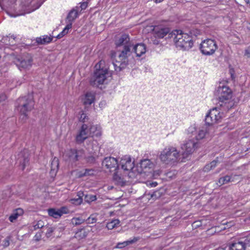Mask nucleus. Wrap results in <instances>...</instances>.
Masks as SVG:
<instances>
[{"label":"nucleus","instance_id":"37","mask_svg":"<svg viewBox=\"0 0 250 250\" xmlns=\"http://www.w3.org/2000/svg\"><path fill=\"white\" fill-rule=\"evenodd\" d=\"M84 200L86 203H90L91 202L97 200V197L95 195L91 194H84Z\"/></svg>","mask_w":250,"mask_h":250},{"label":"nucleus","instance_id":"39","mask_svg":"<svg viewBox=\"0 0 250 250\" xmlns=\"http://www.w3.org/2000/svg\"><path fill=\"white\" fill-rule=\"evenodd\" d=\"M16 37L14 35H9L8 36L5 37V40L7 41L8 39V42H6L7 44L13 45L16 43Z\"/></svg>","mask_w":250,"mask_h":250},{"label":"nucleus","instance_id":"51","mask_svg":"<svg viewBox=\"0 0 250 250\" xmlns=\"http://www.w3.org/2000/svg\"><path fill=\"white\" fill-rule=\"evenodd\" d=\"M59 210H60V213L61 214V216L63 214H66L68 212L67 208L65 207H62Z\"/></svg>","mask_w":250,"mask_h":250},{"label":"nucleus","instance_id":"61","mask_svg":"<svg viewBox=\"0 0 250 250\" xmlns=\"http://www.w3.org/2000/svg\"><path fill=\"white\" fill-rule=\"evenodd\" d=\"M164 0H155V1L156 3H160L163 1Z\"/></svg>","mask_w":250,"mask_h":250},{"label":"nucleus","instance_id":"2","mask_svg":"<svg viewBox=\"0 0 250 250\" xmlns=\"http://www.w3.org/2000/svg\"><path fill=\"white\" fill-rule=\"evenodd\" d=\"M34 101L32 94H28L20 97L17 101L16 107L20 113V119L24 122L28 117V113L34 108Z\"/></svg>","mask_w":250,"mask_h":250},{"label":"nucleus","instance_id":"4","mask_svg":"<svg viewBox=\"0 0 250 250\" xmlns=\"http://www.w3.org/2000/svg\"><path fill=\"white\" fill-rule=\"evenodd\" d=\"M108 68L104 66V61L101 60L95 65V71L90 80V84L94 87H99L104 83L108 75Z\"/></svg>","mask_w":250,"mask_h":250},{"label":"nucleus","instance_id":"3","mask_svg":"<svg viewBox=\"0 0 250 250\" xmlns=\"http://www.w3.org/2000/svg\"><path fill=\"white\" fill-rule=\"evenodd\" d=\"M132 43L123 46L116 57L114 53H112V58H115V62H113L114 68L116 71H120L124 69L128 64V57L133 53Z\"/></svg>","mask_w":250,"mask_h":250},{"label":"nucleus","instance_id":"47","mask_svg":"<svg viewBox=\"0 0 250 250\" xmlns=\"http://www.w3.org/2000/svg\"><path fill=\"white\" fill-rule=\"evenodd\" d=\"M71 24H67L66 23V25L65 26V28L63 29V30L61 32L63 36L67 34L68 32L69 29H71L72 28Z\"/></svg>","mask_w":250,"mask_h":250},{"label":"nucleus","instance_id":"1","mask_svg":"<svg viewBox=\"0 0 250 250\" xmlns=\"http://www.w3.org/2000/svg\"><path fill=\"white\" fill-rule=\"evenodd\" d=\"M169 38L173 39L177 48L183 50H188L193 45V42L191 36L184 33L181 30H175L168 35Z\"/></svg>","mask_w":250,"mask_h":250},{"label":"nucleus","instance_id":"24","mask_svg":"<svg viewBox=\"0 0 250 250\" xmlns=\"http://www.w3.org/2000/svg\"><path fill=\"white\" fill-rule=\"evenodd\" d=\"M77 196H78L77 198L71 199L70 202L75 205H81L83 201V197L84 196V193L82 191H79L77 192Z\"/></svg>","mask_w":250,"mask_h":250},{"label":"nucleus","instance_id":"27","mask_svg":"<svg viewBox=\"0 0 250 250\" xmlns=\"http://www.w3.org/2000/svg\"><path fill=\"white\" fill-rule=\"evenodd\" d=\"M113 179L117 184L122 186H124L125 182V180H124L123 177L118 175L117 172L114 173Z\"/></svg>","mask_w":250,"mask_h":250},{"label":"nucleus","instance_id":"43","mask_svg":"<svg viewBox=\"0 0 250 250\" xmlns=\"http://www.w3.org/2000/svg\"><path fill=\"white\" fill-rule=\"evenodd\" d=\"M79 121L83 123L86 122L88 121V117L83 111L80 112V117H79Z\"/></svg>","mask_w":250,"mask_h":250},{"label":"nucleus","instance_id":"21","mask_svg":"<svg viewBox=\"0 0 250 250\" xmlns=\"http://www.w3.org/2000/svg\"><path fill=\"white\" fill-rule=\"evenodd\" d=\"M95 99V96L94 93L92 92H88L85 93L83 99V104L85 105H90L94 103Z\"/></svg>","mask_w":250,"mask_h":250},{"label":"nucleus","instance_id":"44","mask_svg":"<svg viewBox=\"0 0 250 250\" xmlns=\"http://www.w3.org/2000/svg\"><path fill=\"white\" fill-rule=\"evenodd\" d=\"M95 170L93 168L85 169L84 170V175L85 176H92L94 174Z\"/></svg>","mask_w":250,"mask_h":250},{"label":"nucleus","instance_id":"36","mask_svg":"<svg viewBox=\"0 0 250 250\" xmlns=\"http://www.w3.org/2000/svg\"><path fill=\"white\" fill-rule=\"evenodd\" d=\"M246 250H250V234L245 238H241Z\"/></svg>","mask_w":250,"mask_h":250},{"label":"nucleus","instance_id":"13","mask_svg":"<svg viewBox=\"0 0 250 250\" xmlns=\"http://www.w3.org/2000/svg\"><path fill=\"white\" fill-rule=\"evenodd\" d=\"M119 164L124 171L127 172L131 170L134 167V162L132 161L131 157L126 155L121 158Z\"/></svg>","mask_w":250,"mask_h":250},{"label":"nucleus","instance_id":"52","mask_svg":"<svg viewBox=\"0 0 250 250\" xmlns=\"http://www.w3.org/2000/svg\"><path fill=\"white\" fill-rule=\"evenodd\" d=\"M3 246L5 247L8 246L9 245V238L7 237L3 240Z\"/></svg>","mask_w":250,"mask_h":250},{"label":"nucleus","instance_id":"64","mask_svg":"<svg viewBox=\"0 0 250 250\" xmlns=\"http://www.w3.org/2000/svg\"><path fill=\"white\" fill-rule=\"evenodd\" d=\"M4 40V42H5V41H5V40H5V38Z\"/></svg>","mask_w":250,"mask_h":250},{"label":"nucleus","instance_id":"19","mask_svg":"<svg viewBox=\"0 0 250 250\" xmlns=\"http://www.w3.org/2000/svg\"><path fill=\"white\" fill-rule=\"evenodd\" d=\"M228 250H246L241 239L229 244Z\"/></svg>","mask_w":250,"mask_h":250},{"label":"nucleus","instance_id":"32","mask_svg":"<svg viewBox=\"0 0 250 250\" xmlns=\"http://www.w3.org/2000/svg\"><path fill=\"white\" fill-rule=\"evenodd\" d=\"M148 194L150 196L151 199L153 200H155L160 198L162 195V192H161L160 190L151 191L149 192Z\"/></svg>","mask_w":250,"mask_h":250},{"label":"nucleus","instance_id":"20","mask_svg":"<svg viewBox=\"0 0 250 250\" xmlns=\"http://www.w3.org/2000/svg\"><path fill=\"white\" fill-rule=\"evenodd\" d=\"M90 135H91L92 138L95 137H100L102 135V128L98 125H92L89 129Z\"/></svg>","mask_w":250,"mask_h":250},{"label":"nucleus","instance_id":"25","mask_svg":"<svg viewBox=\"0 0 250 250\" xmlns=\"http://www.w3.org/2000/svg\"><path fill=\"white\" fill-rule=\"evenodd\" d=\"M44 226V223L43 221L39 220L35 221L33 223L32 225L29 227V229L31 231L36 230L38 229L42 228Z\"/></svg>","mask_w":250,"mask_h":250},{"label":"nucleus","instance_id":"7","mask_svg":"<svg viewBox=\"0 0 250 250\" xmlns=\"http://www.w3.org/2000/svg\"><path fill=\"white\" fill-rule=\"evenodd\" d=\"M14 62L20 70L29 69L32 65L33 58L31 55L26 54L21 57L16 58Z\"/></svg>","mask_w":250,"mask_h":250},{"label":"nucleus","instance_id":"50","mask_svg":"<svg viewBox=\"0 0 250 250\" xmlns=\"http://www.w3.org/2000/svg\"><path fill=\"white\" fill-rule=\"evenodd\" d=\"M244 56L250 59V45L245 50Z\"/></svg>","mask_w":250,"mask_h":250},{"label":"nucleus","instance_id":"18","mask_svg":"<svg viewBox=\"0 0 250 250\" xmlns=\"http://www.w3.org/2000/svg\"><path fill=\"white\" fill-rule=\"evenodd\" d=\"M79 8L74 7L68 13L65 20V22L67 24L71 23L72 26V23L75 19L78 17Z\"/></svg>","mask_w":250,"mask_h":250},{"label":"nucleus","instance_id":"57","mask_svg":"<svg viewBox=\"0 0 250 250\" xmlns=\"http://www.w3.org/2000/svg\"><path fill=\"white\" fill-rule=\"evenodd\" d=\"M194 31H191L190 32V34L191 35H194L195 36H197V35L200 34V31H198V30H196L195 31V33H194Z\"/></svg>","mask_w":250,"mask_h":250},{"label":"nucleus","instance_id":"6","mask_svg":"<svg viewBox=\"0 0 250 250\" xmlns=\"http://www.w3.org/2000/svg\"><path fill=\"white\" fill-rule=\"evenodd\" d=\"M218 48L216 42L211 39H206L200 44V50L203 54L210 56L213 54Z\"/></svg>","mask_w":250,"mask_h":250},{"label":"nucleus","instance_id":"41","mask_svg":"<svg viewBox=\"0 0 250 250\" xmlns=\"http://www.w3.org/2000/svg\"><path fill=\"white\" fill-rule=\"evenodd\" d=\"M97 218L95 214H91L87 219H85L86 224H93L96 222Z\"/></svg>","mask_w":250,"mask_h":250},{"label":"nucleus","instance_id":"55","mask_svg":"<svg viewBox=\"0 0 250 250\" xmlns=\"http://www.w3.org/2000/svg\"><path fill=\"white\" fill-rule=\"evenodd\" d=\"M28 163V160L27 158H25L24 159V161L22 163V169L23 170L25 168V167Z\"/></svg>","mask_w":250,"mask_h":250},{"label":"nucleus","instance_id":"29","mask_svg":"<svg viewBox=\"0 0 250 250\" xmlns=\"http://www.w3.org/2000/svg\"><path fill=\"white\" fill-rule=\"evenodd\" d=\"M48 213L49 216L55 218H58L61 216V214L59 209L50 208L48 210Z\"/></svg>","mask_w":250,"mask_h":250},{"label":"nucleus","instance_id":"49","mask_svg":"<svg viewBox=\"0 0 250 250\" xmlns=\"http://www.w3.org/2000/svg\"><path fill=\"white\" fill-rule=\"evenodd\" d=\"M42 238V232H37L34 237V239L36 241H39Z\"/></svg>","mask_w":250,"mask_h":250},{"label":"nucleus","instance_id":"33","mask_svg":"<svg viewBox=\"0 0 250 250\" xmlns=\"http://www.w3.org/2000/svg\"><path fill=\"white\" fill-rule=\"evenodd\" d=\"M152 165L150 160L148 159H144L141 161L140 163V166L143 169L151 168Z\"/></svg>","mask_w":250,"mask_h":250},{"label":"nucleus","instance_id":"11","mask_svg":"<svg viewBox=\"0 0 250 250\" xmlns=\"http://www.w3.org/2000/svg\"><path fill=\"white\" fill-rule=\"evenodd\" d=\"M84 150L83 149H70L66 151L64 156L72 162H75L83 157Z\"/></svg>","mask_w":250,"mask_h":250},{"label":"nucleus","instance_id":"10","mask_svg":"<svg viewBox=\"0 0 250 250\" xmlns=\"http://www.w3.org/2000/svg\"><path fill=\"white\" fill-rule=\"evenodd\" d=\"M103 168L108 170L110 172L115 171L119 167L117 159L113 157H105L102 162Z\"/></svg>","mask_w":250,"mask_h":250},{"label":"nucleus","instance_id":"15","mask_svg":"<svg viewBox=\"0 0 250 250\" xmlns=\"http://www.w3.org/2000/svg\"><path fill=\"white\" fill-rule=\"evenodd\" d=\"M88 130L87 125L83 124L81 129L76 137V141L78 144H81L87 138Z\"/></svg>","mask_w":250,"mask_h":250},{"label":"nucleus","instance_id":"35","mask_svg":"<svg viewBox=\"0 0 250 250\" xmlns=\"http://www.w3.org/2000/svg\"><path fill=\"white\" fill-rule=\"evenodd\" d=\"M217 162V161L216 160L212 161L210 164H208L205 166L203 168V170L205 172H208L216 167Z\"/></svg>","mask_w":250,"mask_h":250},{"label":"nucleus","instance_id":"9","mask_svg":"<svg viewBox=\"0 0 250 250\" xmlns=\"http://www.w3.org/2000/svg\"><path fill=\"white\" fill-rule=\"evenodd\" d=\"M220 95L219 97V101L222 103H224V106H226L224 109H229V106L228 104L229 103L225 102L226 101H228L229 99L231 97V90L228 86H223L219 89ZM220 106H222L223 104H220Z\"/></svg>","mask_w":250,"mask_h":250},{"label":"nucleus","instance_id":"34","mask_svg":"<svg viewBox=\"0 0 250 250\" xmlns=\"http://www.w3.org/2000/svg\"><path fill=\"white\" fill-rule=\"evenodd\" d=\"M59 160L57 157H54L51 163V169L52 171H57L59 168Z\"/></svg>","mask_w":250,"mask_h":250},{"label":"nucleus","instance_id":"60","mask_svg":"<svg viewBox=\"0 0 250 250\" xmlns=\"http://www.w3.org/2000/svg\"><path fill=\"white\" fill-rule=\"evenodd\" d=\"M247 28L248 30L250 31V22L248 23V25L247 26Z\"/></svg>","mask_w":250,"mask_h":250},{"label":"nucleus","instance_id":"59","mask_svg":"<svg viewBox=\"0 0 250 250\" xmlns=\"http://www.w3.org/2000/svg\"><path fill=\"white\" fill-rule=\"evenodd\" d=\"M63 34L61 32L58 35V36H57V38L58 39H61V38H62V37H63Z\"/></svg>","mask_w":250,"mask_h":250},{"label":"nucleus","instance_id":"42","mask_svg":"<svg viewBox=\"0 0 250 250\" xmlns=\"http://www.w3.org/2000/svg\"><path fill=\"white\" fill-rule=\"evenodd\" d=\"M87 142L89 143L90 146H88V148L91 147L92 149H94V147L96 146L98 144L97 142L94 140L93 138H88Z\"/></svg>","mask_w":250,"mask_h":250},{"label":"nucleus","instance_id":"22","mask_svg":"<svg viewBox=\"0 0 250 250\" xmlns=\"http://www.w3.org/2000/svg\"><path fill=\"white\" fill-rule=\"evenodd\" d=\"M53 37L47 35H43L36 39V42L38 44H45L51 42Z\"/></svg>","mask_w":250,"mask_h":250},{"label":"nucleus","instance_id":"23","mask_svg":"<svg viewBox=\"0 0 250 250\" xmlns=\"http://www.w3.org/2000/svg\"><path fill=\"white\" fill-rule=\"evenodd\" d=\"M23 213V210L21 208L15 209L13 213L9 216V220L10 222H14L18 217L21 216Z\"/></svg>","mask_w":250,"mask_h":250},{"label":"nucleus","instance_id":"5","mask_svg":"<svg viewBox=\"0 0 250 250\" xmlns=\"http://www.w3.org/2000/svg\"><path fill=\"white\" fill-rule=\"evenodd\" d=\"M179 156V153L176 148L167 147L161 152L160 159L164 163L171 165L178 161Z\"/></svg>","mask_w":250,"mask_h":250},{"label":"nucleus","instance_id":"28","mask_svg":"<svg viewBox=\"0 0 250 250\" xmlns=\"http://www.w3.org/2000/svg\"><path fill=\"white\" fill-rule=\"evenodd\" d=\"M234 181V178L232 176L226 175L224 177H221L218 181V183L220 186L227 184L229 182Z\"/></svg>","mask_w":250,"mask_h":250},{"label":"nucleus","instance_id":"31","mask_svg":"<svg viewBox=\"0 0 250 250\" xmlns=\"http://www.w3.org/2000/svg\"><path fill=\"white\" fill-rule=\"evenodd\" d=\"M187 131L188 134L189 135V137L194 139L196 134H197V129L195 125H193L189 127Z\"/></svg>","mask_w":250,"mask_h":250},{"label":"nucleus","instance_id":"48","mask_svg":"<svg viewBox=\"0 0 250 250\" xmlns=\"http://www.w3.org/2000/svg\"><path fill=\"white\" fill-rule=\"evenodd\" d=\"M54 229L52 227H49L47 228L46 235L47 237H49L51 236L52 233L53 232Z\"/></svg>","mask_w":250,"mask_h":250},{"label":"nucleus","instance_id":"53","mask_svg":"<svg viewBox=\"0 0 250 250\" xmlns=\"http://www.w3.org/2000/svg\"><path fill=\"white\" fill-rule=\"evenodd\" d=\"M41 5V4H39L37 7H36V8H33L32 10H30V11H27L26 12H24V13H21L20 14H19L18 15H24L26 13H30V12L34 11L35 10L39 8Z\"/></svg>","mask_w":250,"mask_h":250},{"label":"nucleus","instance_id":"63","mask_svg":"<svg viewBox=\"0 0 250 250\" xmlns=\"http://www.w3.org/2000/svg\"><path fill=\"white\" fill-rule=\"evenodd\" d=\"M153 184H154V186H155L156 185H157V183H152Z\"/></svg>","mask_w":250,"mask_h":250},{"label":"nucleus","instance_id":"46","mask_svg":"<svg viewBox=\"0 0 250 250\" xmlns=\"http://www.w3.org/2000/svg\"><path fill=\"white\" fill-rule=\"evenodd\" d=\"M80 6H75V7L79 8V12H81L83 10H84L87 7V3L86 2H83V3H80Z\"/></svg>","mask_w":250,"mask_h":250},{"label":"nucleus","instance_id":"14","mask_svg":"<svg viewBox=\"0 0 250 250\" xmlns=\"http://www.w3.org/2000/svg\"><path fill=\"white\" fill-rule=\"evenodd\" d=\"M197 141H195L193 138L189 140L182 146V149L184 151V155H188L192 153L197 147Z\"/></svg>","mask_w":250,"mask_h":250},{"label":"nucleus","instance_id":"12","mask_svg":"<svg viewBox=\"0 0 250 250\" xmlns=\"http://www.w3.org/2000/svg\"><path fill=\"white\" fill-rule=\"evenodd\" d=\"M169 32L170 29L168 27L162 25L154 26L152 29L154 36L159 39L163 38Z\"/></svg>","mask_w":250,"mask_h":250},{"label":"nucleus","instance_id":"58","mask_svg":"<svg viewBox=\"0 0 250 250\" xmlns=\"http://www.w3.org/2000/svg\"><path fill=\"white\" fill-rule=\"evenodd\" d=\"M152 42H153V43L154 44H158L160 42V41L159 40H158L157 39H155L153 41H152Z\"/></svg>","mask_w":250,"mask_h":250},{"label":"nucleus","instance_id":"38","mask_svg":"<svg viewBox=\"0 0 250 250\" xmlns=\"http://www.w3.org/2000/svg\"><path fill=\"white\" fill-rule=\"evenodd\" d=\"M206 133V132L205 130H203V129L199 130L198 131V133L197 132V134H196V136L194 138L195 140H196V141H197L200 139H203L204 138V137L205 136Z\"/></svg>","mask_w":250,"mask_h":250},{"label":"nucleus","instance_id":"45","mask_svg":"<svg viewBox=\"0 0 250 250\" xmlns=\"http://www.w3.org/2000/svg\"><path fill=\"white\" fill-rule=\"evenodd\" d=\"M84 159L87 163L94 164L95 162V158L93 156L90 155L87 157H84Z\"/></svg>","mask_w":250,"mask_h":250},{"label":"nucleus","instance_id":"30","mask_svg":"<svg viewBox=\"0 0 250 250\" xmlns=\"http://www.w3.org/2000/svg\"><path fill=\"white\" fill-rule=\"evenodd\" d=\"M120 221L118 219L112 220L111 221L108 222L106 224V228L108 229H112L114 228H117L119 226Z\"/></svg>","mask_w":250,"mask_h":250},{"label":"nucleus","instance_id":"26","mask_svg":"<svg viewBox=\"0 0 250 250\" xmlns=\"http://www.w3.org/2000/svg\"><path fill=\"white\" fill-rule=\"evenodd\" d=\"M139 239V238L138 237H133V239H130L127 241H124L123 243H119L117 244V248H120V249L123 248L127 245H129L130 244H133V243L136 242Z\"/></svg>","mask_w":250,"mask_h":250},{"label":"nucleus","instance_id":"16","mask_svg":"<svg viewBox=\"0 0 250 250\" xmlns=\"http://www.w3.org/2000/svg\"><path fill=\"white\" fill-rule=\"evenodd\" d=\"M133 53L136 54V57H141L146 52V46L142 43L135 44L132 42Z\"/></svg>","mask_w":250,"mask_h":250},{"label":"nucleus","instance_id":"8","mask_svg":"<svg viewBox=\"0 0 250 250\" xmlns=\"http://www.w3.org/2000/svg\"><path fill=\"white\" fill-rule=\"evenodd\" d=\"M220 112L217 108H213L210 110L206 115L205 121L207 125H210L218 123L221 119Z\"/></svg>","mask_w":250,"mask_h":250},{"label":"nucleus","instance_id":"62","mask_svg":"<svg viewBox=\"0 0 250 250\" xmlns=\"http://www.w3.org/2000/svg\"><path fill=\"white\" fill-rule=\"evenodd\" d=\"M245 1L247 4L250 3V0H245Z\"/></svg>","mask_w":250,"mask_h":250},{"label":"nucleus","instance_id":"40","mask_svg":"<svg viewBox=\"0 0 250 250\" xmlns=\"http://www.w3.org/2000/svg\"><path fill=\"white\" fill-rule=\"evenodd\" d=\"M84 221L85 219L81 217H74L72 219V224L75 226L81 225Z\"/></svg>","mask_w":250,"mask_h":250},{"label":"nucleus","instance_id":"56","mask_svg":"<svg viewBox=\"0 0 250 250\" xmlns=\"http://www.w3.org/2000/svg\"><path fill=\"white\" fill-rule=\"evenodd\" d=\"M78 176L79 178H81V177L85 176V175H84V171H80L78 172Z\"/></svg>","mask_w":250,"mask_h":250},{"label":"nucleus","instance_id":"54","mask_svg":"<svg viewBox=\"0 0 250 250\" xmlns=\"http://www.w3.org/2000/svg\"><path fill=\"white\" fill-rule=\"evenodd\" d=\"M6 99V96L4 94H2L0 95V103L4 101Z\"/></svg>","mask_w":250,"mask_h":250},{"label":"nucleus","instance_id":"17","mask_svg":"<svg viewBox=\"0 0 250 250\" xmlns=\"http://www.w3.org/2000/svg\"><path fill=\"white\" fill-rule=\"evenodd\" d=\"M132 42L130 40L129 36L128 34H124L116 40L115 44L117 47L124 46L129 43L131 44Z\"/></svg>","mask_w":250,"mask_h":250}]
</instances>
